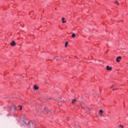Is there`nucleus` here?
Instances as JSON below:
<instances>
[{"label":"nucleus","mask_w":128,"mask_h":128,"mask_svg":"<svg viewBox=\"0 0 128 128\" xmlns=\"http://www.w3.org/2000/svg\"><path fill=\"white\" fill-rule=\"evenodd\" d=\"M114 86V85H112V86L111 87H110V88H112V87Z\"/></svg>","instance_id":"19"},{"label":"nucleus","mask_w":128,"mask_h":128,"mask_svg":"<svg viewBox=\"0 0 128 128\" xmlns=\"http://www.w3.org/2000/svg\"><path fill=\"white\" fill-rule=\"evenodd\" d=\"M106 68L107 70H108V71L112 70V68L110 67V66H106Z\"/></svg>","instance_id":"5"},{"label":"nucleus","mask_w":128,"mask_h":128,"mask_svg":"<svg viewBox=\"0 0 128 128\" xmlns=\"http://www.w3.org/2000/svg\"><path fill=\"white\" fill-rule=\"evenodd\" d=\"M62 56H60V58H59L58 59L60 60H62Z\"/></svg>","instance_id":"18"},{"label":"nucleus","mask_w":128,"mask_h":128,"mask_svg":"<svg viewBox=\"0 0 128 128\" xmlns=\"http://www.w3.org/2000/svg\"><path fill=\"white\" fill-rule=\"evenodd\" d=\"M17 40H20V38H18V39H17Z\"/></svg>","instance_id":"25"},{"label":"nucleus","mask_w":128,"mask_h":128,"mask_svg":"<svg viewBox=\"0 0 128 128\" xmlns=\"http://www.w3.org/2000/svg\"><path fill=\"white\" fill-rule=\"evenodd\" d=\"M13 108H14V110H16V106L14 105Z\"/></svg>","instance_id":"16"},{"label":"nucleus","mask_w":128,"mask_h":128,"mask_svg":"<svg viewBox=\"0 0 128 128\" xmlns=\"http://www.w3.org/2000/svg\"><path fill=\"white\" fill-rule=\"evenodd\" d=\"M59 60L58 58H57L56 59V60Z\"/></svg>","instance_id":"21"},{"label":"nucleus","mask_w":128,"mask_h":128,"mask_svg":"<svg viewBox=\"0 0 128 128\" xmlns=\"http://www.w3.org/2000/svg\"><path fill=\"white\" fill-rule=\"evenodd\" d=\"M115 90H118V88H116Z\"/></svg>","instance_id":"27"},{"label":"nucleus","mask_w":128,"mask_h":128,"mask_svg":"<svg viewBox=\"0 0 128 128\" xmlns=\"http://www.w3.org/2000/svg\"><path fill=\"white\" fill-rule=\"evenodd\" d=\"M102 114H104V111H102V110H100L98 112V114H100V116H102Z\"/></svg>","instance_id":"4"},{"label":"nucleus","mask_w":128,"mask_h":128,"mask_svg":"<svg viewBox=\"0 0 128 128\" xmlns=\"http://www.w3.org/2000/svg\"><path fill=\"white\" fill-rule=\"evenodd\" d=\"M22 120H23V122H26V120H25V119H24V118H23Z\"/></svg>","instance_id":"17"},{"label":"nucleus","mask_w":128,"mask_h":128,"mask_svg":"<svg viewBox=\"0 0 128 128\" xmlns=\"http://www.w3.org/2000/svg\"><path fill=\"white\" fill-rule=\"evenodd\" d=\"M24 122L25 124H26V128H30V126H31V124H30V122H26V121H24Z\"/></svg>","instance_id":"1"},{"label":"nucleus","mask_w":128,"mask_h":128,"mask_svg":"<svg viewBox=\"0 0 128 128\" xmlns=\"http://www.w3.org/2000/svg\"><path fill=\"white\" fill-rule=\"evenodd\" d=\"M115 89H113V90H114Z\"/></svg>","instance_id":"28"},{"label":"nucleus","mask_w":128,"mask_h":128,"mask_svg":"<svg viewBox=\"0 0 128 128\" xmlns=\"http://www.w3.org/2000/svg\"><path fill=\"white\" fill-rule=\"evenodd\" d=\"M18 34H20V32H18Z\"/></svg>","instance_id":"26"},{"label":"nucleus","mask_w":128,"mask_h":128,"mask_svg":"<svg viewBox=\"0 0 128 128\" xmlns=\"http://www.w3.org/2000/svg\"><path fill=\"white\" fill-rule=\"evenodd\" d=\"M34 90H38V86L36 84L34 85Z\"/></svg>","instance_id":"7"},{"label":"nucleus","mask_w":128,"mask_h":128,"mask_svg":"<svg viewBox=\"0 0 128 128\" xmlns=\"http://www.w3.org/2000/svg\"><path fill=\"white\" fill-rule=\"evenodd\" d=\"M38 112H40V111H38Z\"/></svg>","instance_id":"29"},{"label":"nucleus","mask_w":128,"mask_h":128,"mask_svg":"<svg viewBox=\"0 0 128 128\" xmlns=\"http://www.w3.org/2000/svg\"><path fill=\"white\" fill-rule=\"evenodd\" d=\"M81 106L82 108H88V106L86 105H84V104L81 105Z\"/></svg>","instance_id":"6"},{"label":"nucleus","mask_w":128,"mask_h":128,"mask_svg":"<svg viewBox=\"0 0 128 128\" xmlns=\"http://www.w3.org/2000/svg\"><path fill=\"white\" fill-rule=\"evenodd\" d=\"M120 60H122V56H119L116 58V61L117 62H120Z\"/></svg>","instance_id":"3"},{"label":"nucleus","mask_w":128,"mask_h":128,"mask_svg":"<svg viewBox=\"0 0 128 128\" xmlns=\"http://www.w3.org/2000/svg\"><path fill=\"white\" fill-rule=\"evenodd\" d=\"M10 44L11 46H16V42H14V40H12L10 43Z\"/></svg>","instance_id":"2"},{"label":"nucleus","mask_w":128,"mask_h":128,"mask_svg":"<svg viewBox=\"0 0 128 128\" xmlns=\"http://www.w3.org/2000/svg\"><path fill=\"white\" fill-rule=\"evenodd\" d=\"M119 126H120V128H124V126H122V124H120V125Z\"/></svg>","instance_id":"15"},{"label":"nucleus","mask_w":128,"mask_h":128,"mask_svg":"<svg viewBox=\"0 0 128 128\" xmlns=\"http://www.w3.org/2000/svg\"><path fill=\"white\" fill-rule=\"evenodd\" d=\"M48 100H52V98H48Z\"/></svg>","instance_id":"22"},{"label":"nucleus","mask_w":128,"mask_h":128,"mask_svg":"<svg viewBox=\"0 0 128 128\" xmlns=\"http://www.w3.org/2000/svg\"><path fill=\"white\" fill-rule=\"evenodd\" d=\"M62 24H66V20H64V18H62Z\"/></svg>","instance_id":"8"},{"label":"nucleus","mask_w":128,"mask_h":128,"mask_svg":"<svg viewBox=\"0 0 128 128\" xmlns=\"http://www.w3.org/2000/svg\"><path fill=\"white\" fill-rule=\"evenodd\" d=\"M37 30H38V28Z\"/></svg>","instance_id":"31"},{"label":"nucleus","mask_w":128,"mask_h":128,"mask_svg":"<svg viewBox=\"0 0 128 128\" xmlns=\"http://www.w3.org/2000/svg\"><path fill=\"white\" fill-rule=\"evenodd\" d=\"M18 106V108H20L19 110H22V106Z\"/></svg>","instance_id":"12"},{"label":"nucleus","mask_w":128,"mask_h":128,"mask_svg":"<svg viewBox=\"0 0 128 128\" xmlns=\"http://www.w3.org/2000/svg\"><path fill=\"white\" fill-rule=\"evenodd\" d=\"M52 100H54V98H52Z\"/></svg>","instance_id":"20"},{"label":"nucleus","mask_w":128,"mask_h":128,"mask_svg":"<svg viewBox=\"0 0 128 128\" xmlns=\"http://www.w3.org/2000/svg\"><path fill=\"white\" fill-rule=\"evenodd\" d=\"M115 4H116V5H117V6H119V5H120V4L118 3V1H116V2H115Z\"/></svg>","instance_id":"13"},{"label":"nucleus","mask_w":128,"mask_h":128,"mask_svg":"<svg viewBox=\"0 0 128 128\" xmlns=\"http://www.w3.org/2000/svg\"><path fill=\"white\" fill-rule=\"evenodd\" d=\"M76 102V99L72 100V104H74Z\"/></svg>","instance_id":"9"},{"label":"nucleus","mask_w":128,"mask_h":128,"mask_svg":"<svg viewBox=\"0 0 128 128\" xmlns=\"http://www.w3.org/2000/svg\"><path fill=\"white\" fill-rule=\"evenodd\" d=\"M72 37L73 38H76V34L73 33V34H72Z\"/></svg>","instance_id":"10"},{"label":"nucleus","mask_w":128,"mask_h":128,"mask_svg":"<svg viewBox=\"0 0 128 128\" xmlns=\"http://www.w3.org/2000/svg\"><path fill=\"white\" fill-rule=\"evenodd\" d=\"M68 42H65V48H68Z\"/></svg>","instance_id":"11"},{"label":"nucleus","mask_w":128,"mask_h":128,"mask_svg":"<svg viewBox=\"0 0 128 128\" xmlns=\"http://www.w3.org/2000/svg\"><path fill=\"white\" fill-rule=\"evenodd\" d=\"M88 110L90 112V109H88Z\"/></svg>","instance_id":"24"},{"label":"nucleus","mask_w":128,"mask_h":128,"mask_svg":"<svg viewBox=\"0 0 128 128\" xmlns=\"http://www.w3.org/2000/svg\"><path fill=\"white\" fill-rule=\"evenodd\" d=\"M46 112H47V113L48 114V112L46 111Z\"/></svg>","instance_id":"23"},{"label":"nucleus","mask_w":128,"mask_h":128,"mask_svg":"<svg viewBox=\"0 0 128 128\" xmlns=\"http://www.w3.org/2000/svg\"><path fill=\"white\" fill-rule=\"evenodd\" d=\"M29 14H30L29 13Z\"/></svg>","instance_id":"30"},{"label":"nucleus","mask_w":128,"mask_h":128,"mask_svg":"<svg viewBox=\"0 0 128 128\" xmlns=\"http://www.w3.org/2000/svg\"><path fill=\"white\" fill-rule=\"evenodd\" d=\"M66 120H68V122H69V120H70V118L66 117Z\"/></svg>","instance_id":"14"}]
</instances>
